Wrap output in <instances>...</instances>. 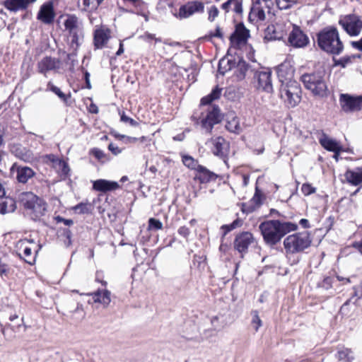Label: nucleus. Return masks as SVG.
Returning a JSON list of instances; mask_svg holds the SVG:
<instances>
[{
    "mask_svg": "<svg viewBox=\"0 0 362 362\" xmlns=\"http://www.w3.org/2000/svg\"><path fill=\"white\" fill-rule=\"evenodd\" d=\"M221 8L226 13L233 12L236 16H240L243 13V0H228L221 4Z\"/></svg>",
    "mask_w": 362,
    "mask_h": 362,
    "instance_id": "22",
    "label": "nucleus"
},
{
    "mask_svg": "<svg viewBox=\"0 0 362 362\" xmlns=\"http://www.w3.org/2000/svg\"><path fill=\"white\" fill-rule=\"evenodd\" d=\"M29 4V0H6L4 6L11 11H18L25 8Z\"/></svg>",
    "mask_w": 362,
    "mask_h": 362,
    "instance_id": "32",
    "label": "nucleus"
},
{
    "mask_svg": "<svg viewBox=\"0 0 362 362\" xmlns=\"http://www.w3.org/2000/svg\"><path fill=\"white\" fill-rule=\"evenodd\" d=\"M339 102L345 112H354L362 108V96H352L349 94H341Z\"/></svg>",
    "mask_w": 362,
    "mask_h": 362,
    "instance_id": "12",
    "label": "nucleus"
},
{
    "mask_svg": "<svg viewBox=\"0 0 362 362\" xmlns=\"http://www.w3.org/2000/svg\"><path fill=\"white\" fill-rule=\"evenodd\" d=\"M8 270V265L0 258V275L7 276Z\"/></svg>",
    "mask_w": 362,
    "mask_h": 362,
    "instance_id": "52",
    "label": "nucleus"
},
{
    "mask_svg": "<svg viewBox=\"0 0 362 362\" xmlns=\"http://www.w3.org/2000/svg\"><path fill=\"white\" fill-rule=\"evenodd\" d=\"M92 154L100 161H104L105 160H107V156L105 153L98 149V148H94L92 150Z\"/></svg>",
    "mask_w": 362,
    "mask_h": 362,
    "instance_id": "50",
    "label": "nucleus"
},
{
    "mask_svg": "<svg viewBox=\"0 0 362 362\" xmlns=\"http://www.w3.org/2000/svg\"><path fill=\"white\" fill-rule=\"evenodd\" d=\"M46 210L47 206L45 202L40 197H37V202H35L28 211L32 216V218L37 219L44 216Z\"/></svg>",
    "mask_w": 362,
    "mask_h": 362,
    "instance_id": "25",
    "label": "nucleus"
},
{
    "mask_svg": "<svg viewBox=\"0 0 362 362\" xmlns=\"http://www.w3.org/2000/svg\"><path fill=\"white\" fill-rule=\"evenodd\" d=\"M332 284V279L329 277H327L323 281V286L326 288H328L329 286H331Z\"/></svg>",
    "mask_w": 362,
    "mask_h": 362,
    "instance_id": "62",
    "label": "nucleus"
},
{
    "mask_svg": "<svg viewBox=\"0 0 362 362\" xmlns=\"http://www.w3.org/2000/svg\"><path fill=\"white\" fill-rule=\"evenodd\" d=\"M163 228V223L158 219L151 218L148 220V230H160Z\"/></svg>",
    "mask_w": 362,
    "mask_h": 362,
    "instance_id": "44",
    "label": "nucleus"
},
{
    "mask_svg": "<svg viewBox=\"0 0 362 362\" xmlns=\"http://www.w3.org/2000/svg\"><path fill=\"white\" fill-rule=\"evenodd\" d=\"M139 38L147 42H151L152 41H154L155 42H161V39L160 37H156L155 35L149 33H145L144 35H141Z\"/></svg>",
    "mask_w": 362,
    "mask_h": 362,
    "instance_id": "47",
    "label": "nucleus"
},
{
    "mask_svg": "<svg viewBox=\"0 0 362 362\" xmlns=\"http://www.w3.org/2000/svg\"><path fill=\"white\" fill-rule=\"evenodd\" d=\"M312 243L310 234L302 231L288 235L284 240V247L287 254H296L308 248Z\"/></svg>",
    "mask_w": 362,
    "mask_h": 362,
    "instance_id": "4",
    "label": "nucleus"
},
{
    "mask_svg": "<svg viewBox=\"0 0 362 362\" xmlns=\"http://www.w3.org/2000/svg\"><path fill=\"white\" fill-rule=\"evenodd\" d=\"M301 80L305 88L314 96L324 98L327 95L328 88L324 72L318 71L303 74L301 76Z\"/></svg>",
    "mask_w": 362,
    "mask_h": 362,
    "instance_id": "3",
    "label": "nucleus"
},
{
    "mask_svg": "<svg viewBox=\"0 0 362 362\" xmlns=\"http://www.w3.org/2000/svg\"><path fill=\"white\" fill-rule=\"evenodd\" d=\"M301 192L305 196H308L314 194L316 192V188L309 183H304L301 187Z\"/></svg>",
    "mask_w": 362,
    "mask_h": 362,
    "instance_id": "46",
    "label": "nucleus"
},
{
    "mask_svg": "<svg viewBox=\"0 0 362 362\" xmlns=\"http://www.w3.org/2000/svg\"><path fill=\"white\" fill-rule=\"evenodd\" d=\"M37 197L31 192H25L18 194V200L28 211L35 202H37Z\"/></svg>",
    "mask_w": 362,
    "mask_h": 362,
    "instance_id": "27",
    "label": "nucleus"
},
{
    "mask_svg": "<svg viewBox=\"0 0 362 362\" xmlns=\"http://www.w3.org/2000/svg\"><path fill=\"white\" fill-rule=\"evenodd\" d=\"M108 149L114 154V155H118L122 151L121 149L115 146V144H110L109 146H108Z\"/></svg>",
    "mask_w": 362,
    "mask_h": 362,
    "instance_id": "54",
    "label": "nucleus"
},
{
    "mask_svg": "<svg viewBox=\"0 0 362 362\" xmlns=\"http://www.w3.org/2000/svg\"><path fill=\"white\" fill-rule=\"evenodd\" d=\"M353 247L358 250V251L362 255V240L358 242L353 243Z\"/></svg>",
    "mask_w": 362,
    "mask_h": 362,
    "instance_id": "61",
    "label": "nucleus"
},
{
    "mask_svg": "<svg viewBox=\"0 0 362 362\" xmlns=\"http://www.w3.org/2000/svg\"><path fill=\"white\" fill-rule=\"evenodd\" d=\"M206 144L215 156L221 158L225 157L229 151V143L222 136L212 137Z\"/></svg>",
    "mask_w": 362,
    "mask_h": 362,
    "instance_id": "11",
    "label": "nucleus"
},
{
    "mask_svg": "<svg viewBox=\"0 0 362 362\" xmlns=\"http://www.w3.org/2000/svg\"><path fill=\"white\" fill-rule=\"evenodd\" d=\"M349 62V59H341L338 62L337 64H341L343 67L345 66V65Z\"/></svg>",
    "mask_w": 362,
    "mask_h": 362,
    "instance_id": "64",
    "label": "nucleus"
},
{
    "mask_svg": "<svg viewBox=\"0 0 362 362\" xmlns=\"http://www.w3.org/2000/svg\"><path fill=\"white\" fill-rule=\"evenodd\" d=\"M208 20L210 22H213L215 18L218 16L219 11L216 6H211L208 8Z\"/></svg>",
    "mask_w": 362,
    "mask_h": 362,
    "instance_id": "45",
    "label": "nucleus"
},
{
    "mask_svg": "<svg viewBox=\"0 0 362 362\" xmlns=\"http://www.w3.org/2000/svg\"><path fill=\"white\" fill-rule=\"evenodd\" d=\"M116 137L119 139H127V140L130 143H134L138 140V139L136 137L126 136L125 135H122V134H118L116 136Z\"/></svg>",
    "mask_w": 362,
    "mask_h": 362,
    "instance_id": "55",
    "label": "nucleus"
},
{
    "mask_svg": "<svg viewBox=\"0 0 362 362\" xmlns=\"http://www.w3.org/2000/svg\"><path fill=\"white\" fill-rule=\"evenodd\" d=\"M254 83L258 90L272 93L273 91L272 71L269 69L256 71L254 74Z\"/></svg>",
    "mask_w": 362,
    "mask_h": 362,
    "instance_id": "9",
    "label": "nucleus"
},
{
    "mask_svg": "<svg viewBox=\"0 0 362 362\" xmlns=\"http://www.w3.org/2000/svg\"><path fill=\"white\" fill-rule=\"evenodd\" d=\"M222 117L218 107H213L207 113L206 117L202 119V126L208 132H211L214 124L221 121Z\"/></svg>",
    "mask_w": 362,
    "mask_h": 362,
    "instance_id": "16",
    "label": "nucleus"
},
{
    "mask_svg": "<svg viewBox=\"0 0 362 362\" xmlns=\"http://www.w3.org/2000/svg\"><path fill=\"white\" fill-rule=\"evenodd\" d=\"M249 36V30L243 25H238L236 27L235 33L230 36V42L233 45L244 44Z\"/></svg>",
    "mask_w": 362,
    "mask_h": 362,
    "instance_id": "20",
    "label": "nucleus"
},
{
    "mask_svg": "<svg viewBox=\"0 0 362 362\" xmlns=\"http://www.w3.org/2000/svg\"><path fill=\"white\" fill-rule=\"evenodd\" d=\"M318 46L325 52L339 54L344 49V45L335 28H326L317 34Z\"/></svg>",
    "mask_w": 362,
    "mask_h": 362,
    "instance_id": "2",
    "label": "nucleus"
},
{
    "mask_svg": "<svg viewBox=\"0 0 362 362\" xmlns=\"http://www.w3.org/2000/svg\"><path fill=\"white\" fill-rule=\"evenodd\" d=\"M274 6L272 0H256L251 8L249 20L252 22L263 21L266 14H269Z\"/></svg>",
    "mask_w": 362,
    "mask_h": 362,
    "instance_id": "7",
    "label": "nucleus"
},
{
    "mask_svg": "<svg viewBox=\"0 0 362 362\" xmlns=\"http://www.w3.org/2000/svg\"><path fill=\"white\" fill-rule=\"evenodd\" d=\"M60 62L55 58L51 57H45L37 63V70L47 77L49 71H57L59 69Z\"/></svg>",
    "mask_w": 362,
    "mask_h": 362,
    "instance_id": "15",
    "label": "nucleus"
},
{
    "mask_svg": "<svg viewBox=\"0 0 362 362\" xmlns=\"http://www.w3.org/2000/svg\"><path fill=\"white\" fill-rule=\"evenodd\" d=\"M213 36L219 37V38L223 37V33H222L221 29L219 27L216 28L215 33L213 34Z\"/></svg>",
    "mask_w": 362,
    "mask_h": 362,
    "instance_id": "63",
    "label": "nucleus"
},
{
    "mask_svg": "<svg viewBox=\"0 0 362 362\" xmlns=\"http://www.w3.org/2000/svg\"><path fill=\"white\" fill-rule=\"evenodd\" d=\"M47 160L52 163V166L56 164L57 160H59L60 159L56 157L55 156L50 154L46 156Z\"/></svg>",
    "mask_w": 362,
    "mask_h": 362,
    "instance_id": "58",
    "label": "nucleus"
},
{
    "mask_svg": "<svg viewBox=\"0 0 362 362\" xmlns=\"http://www.w3.org/2000/svg\"><path fill=\"white\" fill-rule=\"evenodd\" d=\"M255 242V238L251 233L243 232L236 235L233 243L234 248L243 257V255L247 252L249 247Z\"/></svg>",
    "mask_w": 362,
    "mask_h": 362,
    "instance_id": "10",
    "label": "nucleus"
},
{
    "mask_svg": "<svg viewBox=\"0 0 362 362\" xmlns=\"http://www.w3.org/2000/svg\"><path fill=\"white\" fill-rule=\"evenodd\" d=\"M339 23L350 36H357L362 29V19L356 15H347Z\"/></svg>",
    "mask_w": 362,
    "mask_h": 362,
    "instance_id": "8",
    "label": "nucleus"
},
{
    "mask_svg": "<svg viewBox=\"0 0 362 362\" xmlns=\"http://www.w3.org/2000/svg\"><path fill=\"white\" fill-rule=\"evenodd\" d=\"M93 188L95 191L106 192L119 188V184L117 182L100 179L93 182Z\"/></svg>",
    "mask_w": 362,
    "mask_h": 362,
    "instance_id": "23",
    "label": "nucleus"
},
{
    "mask_svg": "<svg viewBox=\"0 0 362 362\" xmlns=\"http://www.w3.org/2000/svg\"><path fill=\"white\" fill-rule=\"evenodd\" d=\"M69 40L73 50H76L81 45L83 40L82 30L78 32H74L69 34Z\"/></svg>",
    "mask_w": 362,
    "mask_h": 362,
    "instance_id": "35",
    "label": "nucleus"
},
{
    "mask_svg": "<svg viewBox=\"0 0 362 362\" xmlns=\"http://www.w3.org/2000/svg\"><path fill=\"white\" fill-rule=\"evenodd\" d=\"M197 172V173L195 176V179L199 180L202 183H207L216 178V176L214 173L209 171L202 165L198 167Z\"/></svg>",
    "mask_w": 362,
    "mask_h": 362,
    "instance_id": "30",
    "label": "nucleus"
},
{
    "mask_svg": "<svg viewBox=\"0 0 362 362\" xmlns=\"http://www.w3.org/2000/svg\"><path fill=\"white\" fill-rule=\"evenodd\" d=\"M110 37V30L105 26L96 27L94 31V45L98 49L103 48Z\"/></svg>",
    "mask_w": 362,
    "mask_h": 362,
    "instance_id": "17",
    "label": "nucleus"
},
{
    "mask_svg": "<svg viewBox=\"0 0 362 362\" xmlns=\"http://www.w3.org/2000/svg\"><path fill=\"white\" fill-rule=\"evenodd\" d=\"M280 98L288 107H296L301 100V88L296 81L283 83L279 89Z\"/></svg>",
    "mask_w": 362,
    "mask_h": 362,
    "instance_id": "5",
    "label": "nucleus"
},
{
    "mask_svg": "<svg viewBox=\"0 0 362 362\" xmlns=\"http://www.w3.org/2000/svg\"><path fill=\"white\" fill-rule=\"evenodd\" d=\"M337 354L339 359L344 362H351L354 358L351 350L347 348L339 350Z\"/></svg>",
    "mask_w": 362,
    "mask_h": 362,
    "instance_id": "38",
    "label": "nucleus"
},
{
    "mask_svg": "<svg viewBox=\"0 0 362 362\" xmlns=\"http://www.w3.org/2000/svg\"><path fill=\"white\" fill-rule=\"evenodd\" d=\"M61 18H64L63 23L69 34L81 30V23L76 16L68 14L61 16Z\"/></svg>",
    "mask_w": 362,
    "mask_h": 362,
    "instance_id": "19",
    "label": "nucleus"
},
{
    "mask_svg": "<svg viewBox=\"0 0 362 362\" xmlns=\"http://www.w3.org/2000/svg\"><path fill=\"white\" fill-rule=\"evenodd\" d=\"M204 11V5L202 2L192 1L182 6L179 9L178 15L181 18H187L195 13H203Z\"/></svg>",
    "mask_w": 362,
    "mask_h": 362,
    "instance_id": "13",
    "label": "nucleus"
},
{
    "mask_svg": "<svg viewBox=\"0 0 362 362\" xmlns=\"http://www.w3.org/2000/svg\"><path fill=\"white\" fill-rule=\"evenodd\" d=\"M103 0H83L85 6L90 7L91 9L97 8Z\"/></svg>",
    "mask_w": 362,
    "mask_h": 362,
    "instance_id": "51",
    "label": "nucleus"
},
{
    "mask_svg": "<svg viewBox=\"0 0 362 362\" xmlns=\"http://www.w3.org/2000/svg\"><path fill=\"white\" fill-rule=\"evenodd\" d=\"M74 210L78 214H88L90 211L88 204L80 203L74 207Z\"/></svg>",
    "mask_w": 362,
    "mask_h": 362,
    "instance_id": "48",
    "label": "nucleus"
},
{
    "mask_svg": "<svg viewBox=\"0 0 362 362\" xmlns=\"http://www.w3.org/2000/svg\"><path fill=\"white\" fill-rule=\"evenodd\" d=\"M53 168L60 174L61 176H67L70 171L67 163L61 159L56 161V164Z\"/></svg>",
    "mask_w": 362,
    "mask_h": 362,
    "instance_id": "37",
    "label": "nucleus"
},
{
    "mask_svg": "<svg viewBox=\"0 0 362 362\" xmlns=\"http://www.w3.org/2000/svg\"><path fill=\"white\" fill-rule=\"evenodd\" d=\"M177 232L182 237L187 238L189 234V229L186 226H181Z\"/></svg>",
    "mask_w": 362,
    "mask_h": 362,
    "instance_id": "53",
    "label": "nucleus"
},
{
    "mask_svg": "<svg viewBox=\"0 0 362 362\" xmlns=\"http://www.w3.org/2000/svg\"><path fill=\"white\" fill-rule=\"evenodd\" d=\"M90 295L93 296V302L101 303L105 308L111 301L110 292L107 290H98Z\"/></svg>",
    "mask_w": 362,
    "mask_h": 362,
    "instance_id": "29",
    "label": "nucleus"
},
{
    "mask_svg": "<svg viewBox=\"0 0 362 362\" xmlns=\"http://www.w3.org/2000/svg\"><path fill=\"white\" fill-rule=\"evenodd\" d=\"M298 0H276V6L281 10H286L298 3Z\"/></svg>",
    "mask_w": 362,
    "mask_h": 362,
    "instance_id": "40",
    "label": "nucleus"
},
{
    "mask_svg": "<svg viewBox=\"0 0 362 362\" xmlns=\"http://www.w3.org/2000/svg\"><path fill=\"white\" fill-rule=\"evenodd\" d=\"M121 121L124 123H129L132 127H138L139 122L134 120V119L127 116L124 112H122L121 115Z\"/></svg>",
    "mask_w": 362,
    "mask_h": 362,
    "instance_id": "49",
    "label": "nucleus"
},
{
    "mask_svg": "<svg viewBox=\"0 0 362 362\" xmlns=\"http://www.w3.org/2000/svg\"><path fill=\"white\" fill-rule=\"evenodd\" d=\"M252 315V325L256 332H257L260 327L262 325V322L259 316L258 311L253 310L251 313Z\"/></svg>",
    "mask_w": 362,
    "mask_h": 362,
    "instance_id": "42",
    "label": "nucleus"
},
{
    "mask_svg": "<svg viewBox=\"0 0 362 362\" xmlns=\"http://www.w3.org/2000/svg\"><path fill=\"white\" fill-rule=\"evenodd\" d=\"M297 228L296 223L279 220L264 221L259 226L264 241L269 246L276 245L286 234Z\"/></svg>",
    "mask_w": 362,
    "mask_h": 362,
    "instance_id": "1",
    "label": "nucleus"
},
{
    "mask_svg": "<svg viewBox=\"0 0 362 362\" xmlns=\"http://www.w3.org/2000/svg\"><path fill=\"white\" fill-rule=\"evenodd\" d=\"M16 208V202L12 198H6L4 201L0 203V214H5L11 213Z\"/></svg>",
    "mask_w": 362,
    "mask_h": 362,
    "instance_id": "33",
    "label": "nucleus"
},
{
    "mask_svg": "<svg viewBox=\"0 0 362 362\" xmlns=\"http://www.w3.org/2000/svg\"><path fill=\"white\" fill-rule=\"evenodd\" d=\"M23 258L29 264H33L35 261V255H33L31 248L28 246L23 247Z\"/></svg>",
    "mask_w": 362,
    "mask_h": 362,
    "instance_id": "41",
    "label": "nucleus"
},
{
    "mask_svg": "<svg viewBox=\"0 0 362 362\" xmlns=\"http://www.w3.org/2000/svg\"><path fill=\"white\" fill-rule=\"evenodd\" d=\"M320 144L327 151H343L342 146L336 140L323 134L319 139Z\"/></svg>",
    "mask_w": 362,
    "mask_h": 362,
    "instance_id": "28",
    "label": "nucleus"
},
{
    "mask_svg": "<svg viewBox=\"0 0 362 362\" xmlns=\"http://www.w3.org/2000/svg\"><path fill=\"white\" fill-rule=\"evenodd\" d=\"M182 163L187 168L196 170H197L198 167L201 166L200 165L198 164L197 160H196L195 159H194V158L188 155L182 156Z\"/></svg>",
    "mask_w": 362,
    "mask_h": 362,
    "instance_id": "39",
    "label": "nucleus"
},
{
    "mask_svg": "<svg viewBox=\"0 0 362 362\" xmlns=\"http://www.w3.org/2000/svg\"><path fill=\"white\" fill-rule=\"evenodd\" d=\"M288 37L290 45L295 47H303L309 42L308 36L300 29L299 27L293 25Z\"/></svg>",
    "mask_w": 362,
    "mask_h": 362,
    "instance_id": "14",
    "label": "nucleus"
},
{
    "mask_svg": "<svg viewBox=\"0 0 362 362\" xmlns=\"http://www.w3.org/2000/svg\"><path fill=\"white\" fill-rule=\"evenodd\" d=\"M218 321V317H214L211 318V322L212 324V325L214 326V329L215 330H217V331H219L221 330L222 328H223V326H221V327H216V323Z\"/></svg>",
    "mask_w": 362,
    "mask_h": 362,
    "instance_id": "57",
    "label": "nucleus"
},
{
    "mask_svg": "<svg viewBox=\"0 0 362 362\" xmlns=\"http://www.w3.org/2000/svg\"><path fill=\"white\" fill-rule=\"evenodd\" d=\"M277 74L281 84L286 83V82L293 81L294 70L287 64H281L278 68Z\"/></svg>",
    "mask_w": 362,
    "mask_h": 362,
    "instance_id": "26",
    "label": "nucleus"
},
{
    "mask_svg": "<svg viewBox=\"0 0 362 362\" xmlns=\"http://www.w3.org/2000/svg\"><path fill=\"white\" fill-rule=\"evenodd\" d=\"M221 93V89L218 87H216L209 95L202 98L201 104L202 105H208V104L211 103L214 100L219 98Z\"/></svg>",
    "mask_w": 362,
    "mask_h": 362,
    "instance_id": "36",
    "label": "nucleus"
},
{
    "mask_svg": "<svg viewBox=\"0 0 362 362\" xmlns=\"http://www.w3.org/2000/svg\"><path fill=\"white\" fill-rule=\"evenodd\" d=\"M299 223L303 228H310V223L308 219L302 218L300 220Z\"/></svg>",
    "mask_w": 362,
    "mask_h": 362,
    "instance_id": "60",
    "label": "nucleus"
},
{
    "mask_svg": "<svg viewBox=\"0 0 362 362\" xmlns=\"http://www.w3.org/2000/svg\"><path fill=\"white\" fill-rule=\"evenodd\" d=\"M344 177L349 184L362 187V166L348 169L344 173Z\"/></svg>",
    "mask_w": 362,
    "mask_h": 362,
    "instance_id": "18",
    "label": "nucleus"
},
{
    "mask_svg": "<svg viewBox=\"0 0 362 362\" xmlns=\"http://www.w3.org/2000/svg\"><path fill=\"white\" fill-rule=\"evenodd\" d=\"M47 89L54 93L62 100H66L67 98L66 95L62 91H61L58 87L55 86L51 81L47 83Z\"/></svg>",
    "mask_w": 362,
    "mask_h": 362,
    "instance_id": "43",
    "label": "nucleus"
},
{
    "mask_svg": "<svg viewBox=\"0 0 362 362\" xmlns=\"http://www.w3.org/2000/svg\"><path fill=\"white\" fill-rule=\"evenodd\" d=\"M235 62L228 57L222 58L218 63V71L219 74L224 75L226 72L230 71L234 66Z\"/></svg>",
    "mask_w": 362,
    "mask_h": 362,
    "instance_id": "34",
    "label": "nucleus"
},
{
    "mask_svg": "<svg viewBox=\"0 0 362 362\" xmlns=\"http://www.w3.org/2000/svg\"><path fill=\"white\" fill-rule=\"evenodd\" d=\"M293 24L288 20L279 19L274 24L268 25L264 32V40H279L284 38Z\"/></svg>",
    "mask_w": 362,
    "mask_h": 362,
    "instance_id": "6",
    "label": "nucleus"
},
{
    "mask_svg": "<svg viewBox=\"0 0 362 362\" xmlns=\"http://www.w3.org/2000/svg\"><path fill=\"white\" fill-rule=\"evenodd\" d=\"M35 173L28 166L19 165L16 167V180L18 182L25 184L34 177Z\"/></svg>",
    "mask_w": 362,
    "mask_h": 362,
    "instance_id": "24",
    "label": "nucleus"
},
{
    "mask_svg": "<svg viewBox=\"0 0 362 362\" xmlns=\"http://www.w3.org/2000/svg\"><path fill=\"white\" fill-rule=\"evenodd\" d=\"M37 18L46 24H49L53 22L54 13L52 3L49 2L41 6L37 15Z\"/></svg>",
    "mask_w": 362,
    "mask_h": 362,
    "instance_id": "21",
    "label": "nucleus"
},
{
    "mask_svg": "<svg viewBox=\"0 0 362 362\" xmlns=\"http://www.w3.org/2000/svg\"><path fill=\"white\" fill-rule=\"evenodd\" d=\"M57 220L59 222H63L66 226H71L74 223L71 219H65L61 217H57Z\"/></svg>",
    "mask_w": 362,
    "mask_h": 362,
    "instance_id": "59",
    "label": "nucleus"
},
{
    "mask_svg": "<svg viewBox=\"0 0 362 362\" xmlns=\"http://www.w3.org/2000/svg\"><path fill=\"white\" fill-rule=\"evenodd\" d=\"M351 45L359 51H362V38L359 41L352 42Z\"/></svg>",
    "mask_w": 362,
    "mask_h": 362,
    "instance_id": "56",
    "label": "nucleus"
},
{
    "mask_svg": "<svg viewBox=\"0 0 362 362\" xmlns=\"http://www.w3.org/2000/svg\"><path fill=\"white\" fill-rule=\"evenodd\" d=\"M226 128L230 132L239 134L242 129L240 124L239 119L234 115H228Z\"/></svg>",
    "mask_w": 362,
    "mask_h": 362,
    "instance_id": "31",
    "label": "nucleus"
}]
</instances>
